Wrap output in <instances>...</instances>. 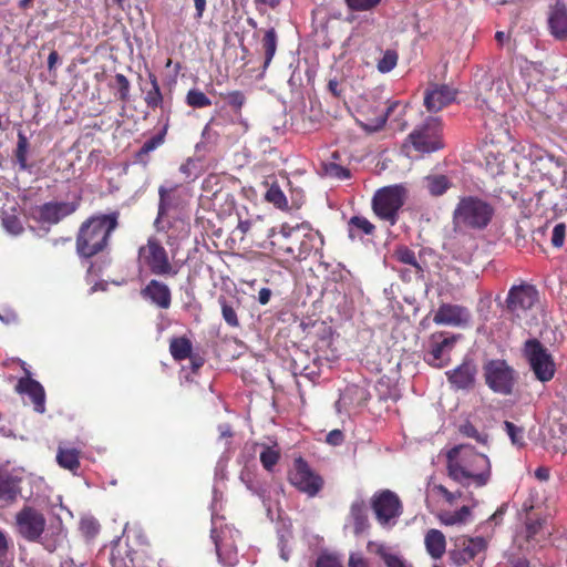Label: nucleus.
<instances>
[{
  "label": "nucleus",
  "instance_id": "1",
  "mask_svg": "<svg viewBox=\"0 0 567 567\" xmlns=\"http://www.w3.org/2000/svg\"><path fill=\"white\" fill-rule=\"evenodd\" d=\"M446 471L447 476L463 487L472 483L483 487L491 480L489 458L468 444H460L447 451Z\"/></svg>",
  "mask_w": 567,
  "mask_h": 567
},
{
  "label": "nucleus",
  "instance_id": "2",
  "mask_svg": "<svg viewBox=\"0 0 567 567\" xmlns=\"http://www.w3.org/2000/svg\"><path fill=\"white\" fill-rule=\"evenodd\" d=\"M118 212L91 216L80 226L76 236V252L81 258H91L107 246L111 234L118 226Z\"/></svg>",
  "mask_w": 567,
  "mask_h": 567
},
{
  "label": "nucleus",
  "instance_id": "3",
  "mask_svg": "<svg viewBox=\"0 0 567 567\" xmlns=\"http://www.w3.org/2000/svg\"><path fill=\"white\" fill-rule=\"evenodd\" d=\"M495 215L494 206L478 197H462L453 212V226L458 230H484Z\"/></svg>",
  "mask_w": 567,
  "mask_h": 567
},
{
  "label": "nucleus",
  "instance_id": "4",
  "mask_svg": "<svg viewBox=\"0 0 567 567\" xmlns=\"http://www.w3.org/2000/svg\"><path fill=\"white\" fill-rule=\"evenodd\" d=\"M47 519L44 515L32 506H23L16 514V527L18 534L30 543H40L43 548L50 553L56 549V540L44 538Z\"/></svg>",
  "mask_w": 567,
  "mask_h": 567
},
{
  "label": "nucleus",
  "instance_id": "5",
  "mask_svg": "<svg viewBox=\"0 0 567 567\" xmlns=\"http://www.w3.org/2000/svg\"><path fill=\"white\" fill-rule=\"evenodd\" d=\"M406 199V188L401 184L390 185L378 189L372 197V209L382 220L391 226L399 219V212Z\"/></svg>",
  "mask_w": 567,
  "mask_h": 567
},
{
  "label": "nucleus",
  "instance_id": "6",
  "mask_svg": "<svg viewBox=\"0 0 567 567\" xmlns=\"http://www.w3.org/2000/svg\"><path fill=\"white\" fill-rule=\"evenodd\" d=\"M485 383L495 393L511 395L517 382V372L505 360L492 359L483 365Z\"/></svg>",
  "mask_w": 567,
  "mask_h": 567
},
{
  "label": "nucleus",
  "instance_id": "7",
  "mask_svg": "<svg viewBox=\"0 0 567 567\" xmlns=\"http://www.w3.org/2000/svg\"><path fill=\"white\" fill-rule=\"evenodd\" d=\"M524 355L538 381L545 383L554 378L555 362L548 349L539 340L535 338L526 340Z\"/></svg>",
  "mask_w": 567,
  "mask_h": 567
},
{
  "label": "nucleus",
  "instance_id": "8",
  "mask_svg": "<svg viewBox=\"0 0 567 567\" xmlns=\"http://www.w3.org/2000/svg\"><path fill=\"white\" fill-rule=\"evenodd\" d=\"M408 140L421 153H433L443 148L440 118L429 116L409 134Z\"/></svg>",
  "mask_w": 567,
  "mask_h": 567
},
{
  "label": "nucleus",
  "instance_id": "9",
  "mask_svg": "<svg viewBox=\"0 0 567 567\" xmlns=\"http://www.w3.org/2000/svg\"><path fill=\"white\" fill-rule=\"evenodd\" d=\"M371 508L382 527L394 526L403 512L399 496L390 489L375 493L371 498Z\"/></svg>",
  "mask_w": 567,
  "mask_h": 567
},
{
  "label": "nucleus",
  "instance_id": "10",
  "mask_svg": "<svg viewBox=\"0 0 567 567\" xmlns=\"http://www.w3.org/2000/svg\"><path fill=\"white\" fill-rule=\"evenodd\" d=\"M138 255L144 257L145 262L153 275L174 277L177 274V270L169 261L166 249L154 237H150L146 246H142L138 249Z\"/></svg>",
  "mask_w": 567,
  "mask_h": 567
},
{
  "label": "nucleus",
  "instance_id": "11",
  "mask_svg": "<svg viewBox=\"0 0 567 567\" xmlns=\"http://www.w3.org/2000/svg\"><path fill=\"white\" fill-rule=\"evenodd\" d=\"M460 334L445 336L443 332L433 333L429 350L424 353V361L436 369L446 367L451 361L453 350Z\"/></svg>",
  "mask_w": 567,
  "mask_h": 567
},
{
  "label": "nucleus",
  "instance_id": "12",
  "mask_svg": "<svg viewBox=\"0 0 567 567\" xmlns=\"http://www.w3.org/2000/svg\"><path fill=\"white\" fill-rule=\"evenodd\" d=\"M290 483L300 492L315 496L322 488V478L315 474L308 463L299 457L295 460L293 470L289 473Z\"/></svg>",
  "mask_w": 567,
  "mask_h": 567
},
{
  "label": "nucleus",
  "instance_id": "13",
  "mask_svg": "<svg viewBox=\"0 0 567 567\" xmlns=\"http://www.w3.org/2000/svg\"><path fill=\"white\" fill-rule=\"evenodd\" d=\"M487 542L484 537L461 536L455 539L454 548L449 551L450 560L457 567L467 564L480 553L485 551Z\"/></svg>",
  "mask_w": 567,
  "mask_h": 567
},
{
  "label": "nucleus",
  "instance_id": "14",
  "mask_svg": "<svg viewBox=\"0 0 567 567\" xmlns=\"http://www.w3.org/2000/svg\"><path fill=\"white\" fill-rule=\"evenodd\" d=\"M538 300L537 289L529 284L513 286L506 298V309L516 317L530 310Z\"/></svg>",
  "mask_w": 567,
  "mask_h": 567
},
{
  "label": "nucleus",
  "instance_id": "15",
  "mask_svg": "<svg viewBox=\"0 0 567 567\" xmlns=\"http://www.w3.org/2000/svg\"><path fill=\"white\" fill-rule=\"evenodd\" d=\"M81 197L72 202H49L37 208L39 221L58 224L63 218L75 213L80 206Z\"/></svg>",
  "mask_w": 567,
  "mask_h": 567
},
{
  "label": "nucleus",
  "instance_id": "16",
  "mask_svg": "<svg viewBox=\"0 0 567 567\" xmlns=\"http://www.w3.org/2000/svg\"><path fill=\"white\" fill-rule=\"evenodd\" d=\"M477 372L475 361L471 358H465L458 367L446 371L445 375L453 389L471 390L475 385Z\"/></svg>",
  "mask_w": 567,
  "mask_h": 567
},
{
  "label": "nucleus",
  "instance_id": "17",
  "mask_svg": "<svg viewBox=\"0 0 567 567\" xmlns=\"http://www.w3.org/2000/svg\"><path fill=\"white\" fill-rule=\"evenodd\" d=\"M470 310L461 305L442 303L434 313L435 324L462 327L470 322Z\"/></svg>",
  "mask_w": 567,
  "mask_h": 567
},
{
  "label": "nucleus",
  "instance_id": "18",
  "mask_svg": "<svg viewBox=\"0 0 567 567\" xmlns=\"http://www.w3.org/2000/svg\"><path fill=\"white\" fill-rule=\"evenodd\" d=\"M27 377L19 379L16 391L20 394H27L34 404L37 413L45 412V392L41 383L30 377V372L25 370Z\"/></svg>",
  "mask_w": 567,
  "mask_h": 567
},
{
  "label": "nucleus",
  "instance_id": "19",
  "mask_svg": "<svg viewBox=\"0 0 567 567\" xmlns=\"http://www.w3.org/2000/svg\"><path fill=\"white\" fill-rule=\"evenodd\" d=\"M457 91L447 84L433 85L424 95V105L429 112H439L453 102Z\"/></svg>",
  "mask_w": 567,
  "mask_h": 567
},
{
  "label": "nucleus",
  "instance_id": "20",
  "mask_svg": "<svg viewBox=\"0 0 567 567\" xmlns=\"http://www.w3.org/2000/svg\"><path fill=\"white\" fill-rule=\"evenodd\" d=\"M141 296L161 309H168L172 303L169 287L156 279H152L142 290Z\"/></svg>",
  "mask_w": 567,
  "mask_h": 567
},
{
  "label": "nucleus",
  "instance_id": "21",
  "mask_svg": "<svg viewBox=\"0 0 567 567\" xmlns=\"http://www.w3.org/2000/svg\"><path fill=\"white\" fill-rule=\"evenodd\" d=\"M348 524L352 525V532L355 536L365 534L369 530L370 522L364 499L357 498L352 502L344 528L348 527Z\"/></svg>",
  "mask_w": 567,
  "mask_h": 567
},
{
  "label": "nucleus",
  "instance_id": "22",
  "mask_svg": "<svg viewBox=\"0 0 567 567\" xmlns=\"http://www.w3.org/2000/svg\"><path fill=\"white\" fill-rule=\"evenodd\" d=\"M549 33L558 41L567 39V8L564 3L557 2L550 8L547 17Z\"/></svg>",
  "mask_w": 567,
  "mask_h": 567
},
{
  "label": "nucleus",
  "instance_id": "23",
  "mask_svg": "<svg viewBox=\"0 0 567 567\" xmlns=\"http://www.w3.org/2000/svg\"><path fill=\"white\" fill-rule=\"evenodd\" d=\"M228 533L229 529L227 528H221L220 530L213 528L210 530V538L215 544L218 560L223 565H234L236 560V550L234 544L225 542L226 534Z\"/></svg>",
  "mask_w": 567,
  "mask_h": 567
},
{
  "label": "nucleus",
  "instance_id": "24",
  "mask_svg": "<svg viewBox=\"0 0 567 567\" xmlns=\"http://www.w3.org/2000/svg\"><path fill=\"white\" fill-rule=\"evenodd\" d=\"M367 547L368 550L378 555L386 567H413L403 556L393 553L392 549L383 543L369 542Z\"/></svg>",
  "mask_w": 567,
  "mask_h": 567
},
{
  "label": "nucleus",
  "instance_id": "25",
  "mask_svg": "<svg viewBox=\"0 0 567 567\" xmlns=\"http://www.w3.org/2000/svg\"><path fill=\"white\" fill-rule=\"evenodd\" d=\"M305 229L307 233L303 234L296 256L298 260L307 259L311 251H319L324 244L323 236L318 230L311 229L309 225Z\"/></svg>",
  "mask_w": 567,
  "mask_h": 567
},
{
  "label": "nucleus",
  "instance_id": "26",
  "mask_svg": "<svg viewBox=\"0 0 567 567\" xmlns=\"http://www.w3.org/2000/svg\"><path fill=\"white\" fill-rule=\"evenodd\" d=\"M425 548L433 559H440L446 548L444 534L439 529H430L425 535Z\"/></svg>",
  "mask_w": 567,
  "mask_h": 567
},
{
  "label": "nucleus",
  "instance_id": "27",
  "mask_svg": "<svg viewBox=\"0 0 567 567\" xmlns=\"http://www.w3.org/2000/svg\"><path fill=\"white\" fill-rule=\"evenodd\" d=\"M348 237L353 241L361 239L363 235H372L375 226L363 216H352L348 221Z\"/></svg>",
  "mask_w": 567,
  "mask_h": 567
},
{
  "label": "nucleus",
  "instance_id": "28",
  "mask_svg": "<svg viewBox=\"0 0 567 567\" xmlns=\"http://www.w3.org/2000/svg\"><path fill=\"white\" fill-rule=\"evenodd\" d=\"M495 85V78L485 71L475 74V94L476 100L484 104L488 101V94L492 93Z\"/></svg>",
  "mask_w": 567,
  "mask_h": 567
},
{
  "label": "nucleus",
  "instance_id": "29",
  "mask_svg": "<svg viewBox=\"0 0 567 567\" xmlns=\"http://www.w3.org/2000/svg\"><path fill=\"white\" fill-rule=\"evenodd\" d=\"M20 493L19 480L0 470V499L12 502Z\"/></svg>",
  "mask_w": 567,
  "mask_h": 567
},
{
  "label": "nucleus",
  "instance_id": "30",
  "mask_svg": "<svg viewBox=\"0 0 567 567\" xmlns=\"http://www.w3.org/2000/svg\"><path fill=\"white\" fill-rule=\"evenodd\" d=\"M423 186L432 196L443 195L451 186V181L442 174L429 175L423 178Z\"/></svg>",
  "mask_w": 567,
  "mask_h": 567
},
{
  "label": "nucleus",
  "instance_id": "31",
  "mask_svg": "<svg viewBox=\"0 0 567 567\" xmlns=\"http://www.w3.org/2000/svg\"><path fill=\"white\" fill-rule=\"evenodd\" d=\"M56 462L61 467L75 472L80 467L79 451L76 449L59 447Z\"/></svg>",
  "mask_w": 567,
  "mask_h": 567
},
{
  "label": "nucleus",
  "instance_id": "32",
  "mask_svg": "<svg viewBox=\"0 0 567 567\" xmlns=\"http://www.w3.org/2000/svg\"><path fill=\"white\" fill-rule=\"evenodd\" d=\"M192 342L186 337L173 338L169 343V351L176 361H182L190 357Z\"/></svg>",
  "mask_w": 567,
  "mask_h": 567
},
{
  "label": "nucleus",
  "instance_id": "33",
  "mask_svg": "<svg viewBox=\"0 0 567 567\" xmlns=\"http://www.w3.org/2000/svg\"><path fill=\"white\" fill-rule=\"evenodd\" d=\"M277 32L274 28H270L265 31L264 38L261 40V47L265 52V61H264V70H266L276 53L277 50Z\"/></svg>",
  "mask_w": 567,
  "mask_h": 567
},
{
  "label": "nucleus",
  "instance_id": "34",
  "mask_svg": "<svg viewBox=\"0 0 567 567\" xmlns=\"http://www.w3.org/2000/svg\"><path fill=\"white\" fill-rule=\"evenodd\" d=\"M167 128H168V124L166 123L157 134H155L154 136L148 138L142 145V147L136 153V157L138 161H141V162L144 161L145 156H147L151 152H153L154 150H156L158 146H161L164 143L165 136L167 133Z\"/></svg>",
  "mask_w": 567,
  "mask_h": 567
},
{
  "label": "nucleus",
  "instance_id": "35",
  "mask_svg": "<svg viewBox=\"0 0 567 567\" xmlns=\"http://www.w3.org/2000/svg\"><path fill=\"white\" fill-rule=\"evenodd\" d=\"M394 257L402 264L410 265L414 268L415 274L421 276L424 271L422 266L419 264L415 254L406 246H399L394 250Z\"/></svg>",
  "mask_w": 567,
  "mask_h": 567
},
{
  "label": "nucleus",
  "instance_id": "36",
  "mask_svg": "<svg viewBox=\"0 0 567 567\" xmlns=\"http://www.w3.org/2000/svg\"><path fill=\"white\" fill-rule=\"evenodd\" d=\"M218 302L221 308V316L225 322L233 328H237L239 326V320L236 312L237 301H228L225 297L220 296L218 298Z\"/></svg>",
  "mask_w": 567,
  "mask_h": 567
},
{
  "label": "nucleus",
  "instance_id": "37",
  "mask_svg": "<svg viewBox=\"0 0 567 567\" xmlns=\"http://www.w3.org/2000/svg\"><path fill=\"white\" fill-rule=\"evenodd\" d=\"M28 151H29L28 137L24 135L23 132L19 131L18 132L17 148L14 151V157H16V161H17V163L19 165V168L21 171L29 169V165H28V162H27Z\"/></svg>",
  "mask_w": 567,
  "mask_h": 567
},
{
  "label": "nucleus",
  "instance_id": "38",
  "mask_svg": "<svg viewBox=\"0 0 567 567\" xmlns=\"http://www.w3.org/2000/svg\"><path fill=\"white\" fill-rule=\"evenodd\" d=\"M148 78L151 82V89L146 92L145 102L148 107L155 109L162 104L163 95L157 78L153 73H150Z\"/></svg>",
  "mask_w": 567,
  "mask_h": 567
},
{
  "label": "nucleus",
  "instance_id": "39",
  "mask_svg": "<svg viewBox=\"0 0 567 567\" xmlns=\"http://www.w3.org/2000/svg\"><path fill=\"white\" fill-rule=\"evenodd\" d=\"M174 190H175L174 187L167 188L163 185L159 186V188H158V196H159L158 212H159L161 216H165L167 214V212L172 207H174V205H175V200H174V196H173Z\"/></svg>",
  "mask_w": 567,
  "mask_h": 567
},
{
  "label": "nucleus",
  "instance_id": "40",
  "mask_svg": "<svg viewBox=\"0 0 567 567\" xmlns=\"http://www.w3.org/2000/svg\"><path fill=\"white\" fill-rule=\"evenodd\" d=\"M471 515V509L468 506H462L458 511L454 513H445L440 516L441 522L444 525L452 526L456 524H463L466 518Z\"/></svg>",
  "mask_w": 567,
  "mask_h": 567
},
{
  "label": "nucleus",
  "instance_id": "41",
  "mask_svg": "<svg viewBox=\"0 0 567 567\" xmlns=\"http://www.w3.org/2000/svg\"><path fill=\"white\" fill-rule=\"evenodd\" d=\"M186 103L194 109H203L212 105L207 95L198 89H192L186 95Z\"/></svg>",
  "mask_w": 567,
  "mask_h": 567
},
{
  "label": "nucleus",
  "instance_id": "42",
  "mask_svg": "<svg viewBox=\"0 0 567 567\" xmlns=\"http://www.w3.org/2000/svg\"><path fill=\"white\" fill-rule=\"evenodd\" d=\"M504 430L507 433V435L509 436L513 445H516L518 447H523L525 445V441H524L525 430L523 426H517L513 422L505 421Z\"/></svg>",
  "mask_w": 567,
  "mask_h": 567
},
{
  "label": "nucleus",
  "instance_id": "43",
  "mask_svg": "<svg viewBox=\"0 0 567 567\" xmlns=\"http://www.w3.org/2000/svg\"><path fill=\"white\" fill-rule=\"evenodd\" d=\"M399 55L395 50H386L383 52L382 58L378 61L377 69L381 73L392 71L398 63Z\"/></svg>",
  "mask_w": 567,
  "mask_h": 567
},
{
  "label": "nucleus",
  "instance_id": "44",
  "mask_svg": "<svg viewBox=\"0 0 567 567\" xmlns=\"http://www.w3.org/2000/svg\"><path fill=\"white\" fill-rule=\"evenodd\" d=\"M220 96L235 113L239 112L246 103V96L241 91L221 93Z\"/></svg>",
  "mask_w": 567,
  "mask_h": 567
},
{
  "label": "nucleus",
  "instance_id": "45",
  "mask_svg": "<svg viewBox=\"0 0 567 567\" xmlns=\"http://www.w3.org/2000/svg\"><path fill=\"white\" fill-rule=\"evenodd\" d=\"M265 198L274 204L277 208L284 209L287 207V198L279 186L272 185L267 190Z\"/></svg>",
  "mask_w": 567,
  "mask_h": 567
},
{
  "label": "nucleus",
  "instance_id": "46",
  "mask_svg": "<svg viewBox=\"0 0 567 567\" xmlns=\"http://www.w3.org/2000/svg\"><path fill=\"white\" fill-rule=\"evenodd\" d=\"M323 169L326 175L338 179H347L351 176L348 168L332 162L323 164Z\"/></svg>",
  "mask_w": 567,
  "mask_h": 567
},
{
  "label": "nucleus",
  "instance_id": "47",
  "mask_svg": "<svg viewBox=\"0 0 567 567\" xmlns=\"http://www.w3.org/2000/svg\"><path fill=\"white\" fill-rule=\"evenodd\" d=\"M279 460V452L271 449L265 447L260 453V462L267 471H271Z\"/></svg>",
  "mask_w": 567,
  "mask_h": 567
},
{
  "label": "nucleus",
  "instance_id": "48",
  "mask_svg": "<svg viewBox=\"0 0 567 567\" xmlns=\"http://www.w3.org/2000/svg\"><path fill=\"white\" fill-rule=\"evenodd\" d=\"M460 433L467 437L475 439L478 443L486 444L488 435L482 434L470 422H466L460 426Z\"/></svg>",
  "mask_w": 567,
  "mask_h": 567
},
{
  "label": "nucleus",
  "instance_id": "49",
  "mask_svg": "<svg viewBox=\"0 0 567 567\" xmlns=\"http://www.w3.org/2000/svg\"><path fill=\"white\" fill-rule=\"evenodd\" d=\"M80 529L85 536L94 537L100 530V524L93 517H83L80 522Z\"/></svg>",
  "mask_w": 567,
  "mask_h": 567
},
{
  "label": "nucleus",
  "instance_id": "50",
  "mask_svg": "<svg viewBox=\"0 0 567 567\" xmlns=\"http://www.w3.org/2000/svg\"><path fill=\"white\" fill-rule=\"evenodd\" d=\"M4 229L11 235H20L23 231L22 224L17 216L10 215L2 219Z\"/></svg>",
  "mask_w": 567,
  "mask_h": 567
},
{
  "label": "nucleus",
  "instance_id": "51",
  "mask_svg": "<svg viewBox=\"0 0 567 567\" xmlns=\"http://www.w3.org/2000/svg\"><path fill=\"white\" fill-rule=\"evenodd\" d=\"M566 235V225L564 223L556 224L553 228L550 243L555 248H560L564 245Z\"/></svg>",
  "mask_w": 567,
  "mask_h": 567
},
{
  "label": "nucleus",
  "instance_id": "52",
  "mask_svg": "<svg viewBox=\"0 0 567 567\" xmlns=\"http://www.w3.org/2000/svg\"><path fill=\"white\" fill-rule=\"evenodd\" d=\"M381 0H346L351 10L364 11L371 10L380 3Z\"/></svg>",
  "mask_w": 567,
  "mask_h": 567
},
{
  "label": "nucleus",
  "instance_id": "53",
  "mask_svg": "<svg viewBox=\"0 0 567 567\" xmlns=\"http://www.w3.org/2000/svg\"><path fill=\"white\" fill-rule=\"evenodd\" d=\"M115 81L118 86V96L120 100L126 102L128 100L130 94V81L127 78L121 73L115 75Z\"/></svg>",
  "mask_w": 567,
  "mask_h": 567
},
{
  "label": "nucleus",
  "instance_id": "54",
  "mask_svg": "<svg viewBox=\"0 0 567 567\" xmlns=\"http://www.w3.org/2000/svg\"><path fill=\"white\" fill-rule=\"evenodd\" d=\"M315 567H342V565L337 557L323 554L317 558Z\"/></svg>",
  "mask_w": 567,
  "mask_h": 567
},
{
  "label": "nucleus",
  "instance_id": "55",
  "mask_svg": "<svg viewBox=\"0 0 567 567\" xmlns=\"http://www.w3.org/2000/svg\"><path fill=\"white\" fill-rule=\"evenodd\" d=\"M386 123V115H380L374 118L371 123H362L361 127L368 133H374L380 131Z\"/></svg>",
  "mask_w": 567,
  "mask_h": 567
},
{
  "label": "nucleus",
  "instance_id": "56",
  "mask_svg": "<svg viewBox=\"0 0 567 567\" xmlns=\"http://www.w3.org/2000/svg\"><path fill=\"white\" fill-rule=\"evenodd\" d=\"M495 40L501 48L506 47L508 51L514 50L509 33H506L504 31H497L495 33Z\"/></svg>",
  "mask_w": 567,
  "mask_h": 567
},
{
  "label": "nucleus",
  "instance_id": "57",
  "mask_svg": "<svg viewBox=\"0 0 567 567\" xmlns=\"http://www.w3.org/2000/svg\"><path fill=\"white\" fill-rule=\"evenodd\" d=\"M344 440V435L340 430H332L327 435V443L333 446L340 445Z\"/></svg>",
  "mask_w": 567,
  "mask_h": 567
},
{
  "label": "nucleus",
  "instance_id": "58",
  "mask_svg": "<svg viewBox=\"0 0 567 567\" xmlns=\"http://www.w3.org/2000/svg\"><path fill=\"white\" fill-rule=\"evenodd\" d=\"M17 320L18 316L12 309L8 308L0 312V321L6 324L14 323Z\"/></svg>",
  "mask_w": 567,
  "mask_h": 567
},
{
  "label": "nucleus",
  "instance_id": "59",
  "mask_svg": "<svg viewBox=\"0 0 567 567\" xmlns=\"http://www.w3.org/2000/svg\"><path fill=\"white\" fill-rule=\"evenodd\" d=\"M306 227H308V224H306V223H303V224H301V225H297V226H295V227H290V226H288V225H286V224H285V225H282V226H281L280 234H281L284 237L288 238V237H290L292 234L298 233V231H300V230L305 229Z\"/></svg>",
  "mask_w": 567,
  "mask_h": 567
},
{
  "label": "nucleus",
  "instance_id": "60",
  "mask_svg": "<svg viewBox=\"0 0 567 567\" xmlns=\"http://www.w3.org/2000/svg\"><path fill=\"white\" fill-rule=\"evenodd\" d=\"M349 567H369V565L362 556L351 554L349 557Z\"/></svg>",
  "mask_w": 567,
  "mask_h": 567
},
{
  "label": "nucleus",
  "instance_id": "61",
  "mask_svg": "<svg viewBox=\"0 0 567 567\" xmlns=\"http://www.w3.org/2000/svg\"><path fill=\"white\" fill-rule=\"evenodd\" d=\"M60 61V55L56 51H51L48 58V70L49 72H52L55 70L56 63Z\"/></svg>",
  "mask_w": 567,
  "mask_h": 567
},
{
  "label": "nucleus",
  "instance_id": "62",
  "mask_svg": "<svg viewBox=\"0 0 567 567\" xmlns=\"http://www.w3.org/2000/svg\"><path fill=\"white\" fill-rule=\"evenodd\" d=\"M271 297V290L269 288H261L258 293V301L260 305H267Z\"/></svg>",
  "mask_w": 567,
  "mask_h": 567
},
{
  "label": "nucleus",
  "instance_id": "63",
  "mask_svg": "<svg viewBox=\"0 0 567 567\" xmlns=\"http://www.w3.org/2000/svg\"><path fill=\"white\" fill-rule=\"evenodd\" d=\"M535 477L542 482L547 481L549 478V470L544 466L536 468Z\"/></svg>",
  "mask_w": 567,
  "mask_h": 567
},
{
  "label": "nucleus",
  "instance_id": "64",
  "mask_svg": "<svg viewBox=\"0 0 567 567\" xmlns=\"http://www.w3.org/2000/svg\"><path fill=\"white\" fill-rule=\"evenodd\" d=\"M507 567H529V561L525 558H513L508 561Z\"/></svg>",
  "mask_w": 567,
  "mask_h": 567
}]
</instances>
